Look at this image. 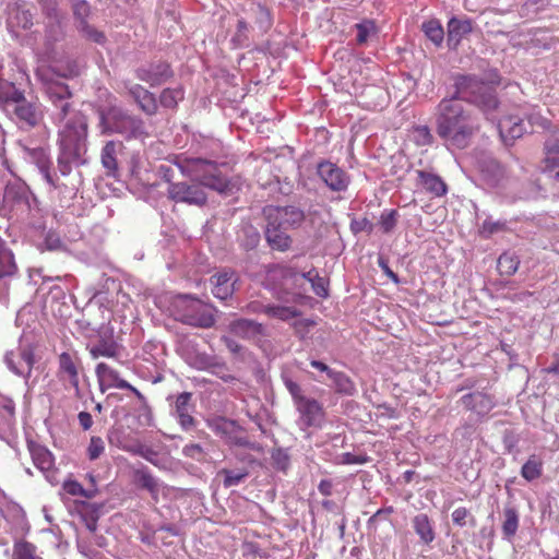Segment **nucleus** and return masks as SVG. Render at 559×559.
<instances>
[{
    "mask_svg": "<svg viewBox=\"0 0 559 559\" xmlns=\"http://www.w3.org/2000/svg\"><path fill=\"white\" fill-rule=\"evenodd\" d=\"M45 94L51 104V116L56 121L62 122L69 118L59 132L58 170L62 176L71 174L73 167L86 163L87 152V120L73 108L72 97L68 84L62 79L78 75L75 64H69L61 72L57 67H50L37 72Z\"/></svg>",
    "mask_w": 559,
    "mask_h": 559,
    "instance_id": "obj_1",
    "label": "nucleus"
},
{
    "mask_svg": "<svg viewBox=\"0 0 559 559\" xmlns=\"http://www.w3.org/2000/svg\"><path fill=\"white\" fill-rule=\"evenodd\" d=\"M455 92L437 106L436 131L444 142L464 148L478 129L477 118L471 104L488 112L498 106L495 88L475 75H457Z\"/></svg>",
    "mask_w": 559,
    "mask_h": 559,
    "instance_id": "obj_2",
    "label": "nucleus"
},
{
    "mask_svg": "<svg viewBox=\"0 0 559 559\" xmlns=\"http://www.w3.org/2000/svg\"><path fill=\"white\" fill-rule=\"evenodd\" d=\"M262 213L266 221L264 237L267 246L274 251H288L293 239L287 230L301 226L305 221L304 211L294 205H266Z\"/></svg>",
    "mask_w": 559,
    "mask_h": 559,
    "instance_id": "obj_3",
    "label": "nucleus"
},
{
    "mask_svg": "<svg viewBox=\"0 0 559 559\" xmlns=\"http://www.w3.org/2000/svg\"><path fill=\"white\" fill-rule=\"evenodd\" d=\"M214 308L191 295H176L170 301L173 318L182 324L210 329L215 324Z\"/></svg>",
    "mask_w": 559,
    "mask_h": 559,
    "instance_id": "obj_4",
    "label": "nucleus"
},
{
    "mask_svg": "<svg viewBox=\"0 0 559 559\" xmlns=\"http://www.w3.org/2000/svg\"><path fill=\"white\" fill-rule=\"evenodd\" d=\"M180 171L200 181L202 188H210L218 193L229 195L233 193L234 185L221 175L217 165L213 160L191 157L177 163Z\"/></svg>",
    "mask_w": 559,
    "mask_h": 559,
    "instance_id": "obj_5",
    "label": "nucleus"
},
{
    "mask_svg": "<svg viewBox=\"0 0 559 559\" xmlns=\"http://www.w3.org/2000/svg\"><path fill=\"white\" fill-rule=\"evenodd\" d=\"M98 116L100 133L104 135L117 133L131 140L145 134L143 120L121 107L109 106L99 110Z\"/></svg>",
    "mask_w": 559,
    "mask_h": 559,
    "instance_id": "obj_6",
    "label": "nucleus"
},
{
    "mask_svg": "<svg viewBox=\"0 0 559 559\" xmlns=\"http://www.w3.org/2000/svg\"><path fill=\"white\" fill-rule=\"evenodd\" d=\"M209 428L228 445L241 447L261 453L263 447L257 441H251L245 429L236 420L225 417H216L207 421Z\"/></svg>",
    "mask_w": 559,
    "mask_h": 559,
    "instance_id": "obj_7",
    "label": "nucleus"
},
{
    "mask_svg": "<svg viewBox=\"0 0 559 559\" xmlns=\"http://www.w3.org/2000/svg\"><path fill=\"white\" fill-rule=\"evenodd\" d=\"M36 198L28 186L20 178L9 180L4 188L3 203L12 211L25 213L31 211Z\"/></svg>",
    "mask_w": 559,
    "mask_h": 559,
    "instance_id": "obj_8",
    "label": "nucleus"
},
{
    "mask_svg": "<svg viewBox=\"0 0 559 559\" xmlns=\"http://www.w3.org/2000/svg\"><path fill=\"white\" fill-rule=\"evenodd\" d=\"M191 182L170 183L167 188L168 199L176 203H186L194 206H203L207 195L200 181L191 177Z\"/></svg>",
    "mask_w": 559,
    "mask_h": 559,
    "instance_id": "obj_9",
    "label": "nucleus"
},
{
    "mask_svg": "<svg viewBox=\"0 0 559 559\" xmlns=\"http://www.w3.org/2000/svg\"><path fill=\"white\" fill-rule=\"evenodd\" d=\"M29 159L37 166L44 180L55 190L60 192H68L75 195L76 188L69 187L66 183H60L59 178L50 171V160L47 151L43 147L26 148Z\"/></svg>",
    "mask_w": 559,
    "mask_h": 559,
    "instance_id": "obj_10",
    "label": "nucleus"
},
{
    "mask_svg": "<svg viewBox=\"0 0 559 559\" xmlns=\"http://www.w3.org/2000/svg\"><path fill=\"white\" fill-rule=\"evenodd\" d=\"M295 407L299 415L297 425L301 430L306 431L311 427H322L325 418V412L319 401L312 397H307L296 404Z\"/></svg>",
    "mask_w": 559,
    "mask_h": 559,
    "instance_id": "obj_11",
    "label": "nucleus"
},
{
    "mask_svg": "<svg viewBox=\"0 0 559 559\" xmlns=\"http://www.w3.org/2000/svg\"><path fill=\"white\" fill-rule=\"evenodd\" d=\"M317 175L330 190L335 192L345 191L350 182L347 173L330 160H322L318 164Z\"/></svg>",
    "mask_w": 559,
    "mask_h": 559,
    "instance_id": "obj_12",
    "label": "nucleus"
},
{
    "mask_svg": "<svg viewBox=\"0 0 559 559\" xmlns=\"http://www.w3.org/2000/svg\"><path fill=\"white\" fill-rule=\"evenodd\" d=\"M195 405L192 402V393L182 392L177 395L171 404L170 414L176 418L182 430L189 431L197 426V419L193 417Z\"/></svg>",
    "mask_w": 559,
    "mask_h": 559,
    "instance_id": "obj_13",
    "label": "nucleus"
},
{
    "mask_svg": "<svg viewBox=\"0 0 559 559\" xmlns=\"http://www.w3.org/2000/svg\"><path fill=\"white\" fill-rule=\"evenodd\" d=\"M173 75L174 72L169 63L165 61L151 62L135 70V76L140 81L148 83L152 87L164 84Z\"/></svg>",
    "mask_w": 559,
    "mask_h": 559,
    "instance_id": "obj_14",
    "label": "nucleus"
},
{
    "mask_svg": "<svg viewBox=\"0 0 559 559\" xmlns=\"http://www.w3.org/2000/svg\"><path fill=\"white\" fill-rule=\"evenodd\" d=\"M238 282L239 275L236 271L224 270L218 272L211 277V283L213 285L212 294L221 300H226L231 297L237 289L236 285Z\"/></svg>",
    "mask_w": 559,
    "mask_h": 559,
    "instance_id": "obj_15",
    "label": "nucleus"
},
{
    "mask_svg": "<svg viewBox=\"0 0 559 559\" xmlns=\"http://www.w3.org/2000/svg\"><path fill=\"white\" fill-rule=\"evenodd\" d=\"M498 131L503 143L512 145L516 139L527 132V128L522 118L515 115H508L499 120Z\"/></svg>",
    "mask_w": 559,
    "mask_h": 559,
    "instance_id": "obj_16",
    "label": "nucleus"
},
{
    "mask_svg": "<svg viewBox=\"0 0 559 559\" xmlns=\"http://www.w3.org/2000/svg\"><path fill=\"white\" fill-rule=\"evenodd\" d=\"M473 32V21L468 17L453 16L447 24V44L449 49L456 50L461 41Z\"/></svg>",
    "mask_w": 559,
    "mask_h": 559,
    "instance_id": "obj_17",
    "label": "nucleus"
},
{
    "mask_svg": "<svg viewBox=\"0 0 559 559\" xmlns=\"http://www.w3.org/2000/svg\"><path fill=\"white\" fill-rule=\"evenodd\" d=\"M7 112L14 116L22 128L35 127L40 118L37 108L32 103L27 102L25 97L17 104L11 103Z\"/></svg>",
    "mask_w": 559,
    "mask_h": 559,
    "instance_id": "obj_18",
    "label": "nucleus"
},
{
    "mask_svg": "<svg viewBox=\"0 0 559 559\" xmlns=\"http://www.w3.org/2000/svg\"><path fill=\"white\" fill-rule=\"evenodd\" d=\"M228 330L231 334L243 340H253L264 335V326L258 321L240 318L229 322Z\"/></svg>",
    "mask_w": 559,
    "mask_h": 559,
    "instance_id": "obj_19",
    "label": "nucleus"
},
{
    "mask_svg": "<svg viewBox=\"0 0 559 559\" xmlns=\"http://www.w3.org/2000/svg\"><path fill=\"white\" fill-rule=\"evenodd\" d=\"M4 361L8 368L17 376L29 377L34 365V354L31 349L24 348L17 355L7 353Z\"/></svg>",
    "mask_w": 559,
    "mask_h": 559,
    "instance_id": "obj_20",
    "label": "nucleus"
},
{
    "mask_svg": "<svg viewBox=\"0 0 559 559\" xmlns=\"http://www.w3.org/2000/svg\"><path fill=\"white\" fill-rule=\"evenodd\" d=\"M544 171L550 174L556 183L559 185V138L550 136L544 144Z\"/></svg>",
    "mask_w": 559,
    "mask_h": 559,
    "instance_id": "obj_21",
    "label": "nucleus"
},
{
    "mask_svg": "<svg viewBox=\"0 0 559 559\" xmlns=\"http://www.w3.org/2000/svg\"><path fill=\"white\" fill-rule=\"evenodd\" d=\"M88 352L93 359L99 357L117 358L120 355L121 346L111 335H107V332H104L99 335V338L88 347Z\"/></svg>",
    "mask_w": 559,
    "mask_h": 559,
    "instance_id": "obj_22",
    "label": "nucleus"
},
{
    "mask_svg": "<svg viewBox=\"0 0 559 559\" xmlns=\"http://www.w3.org/2000/svg\"><path fill=\"white\" fill-rule=\"evenodd\" d=\"M95 373L103 392L109 388H130V383L123 379H120L118 371L105 362H99L96 366Z\"/></svg>",
    "mask_w": 559,
    "mask_h": 559,
    "instance_id": "obj_23",
    "label": "nucleus"
},
{
    "mask_svg": "<svg viewBox=\"0 0 559 559\" xmlns=\"http://www.w3.org/2000/svg\"><path fill=\"white\" fill-rule=\"evenodd\" d=\"M412 527L419 537V543L429 546L436 538L433 522L425 513L416 514L412 519Z\"/></svg>",
    "mask_w": 559,
    "mask_h": 559,
    "instance_id": "obj_24",
    "label": "nucleus"
},
{
    "mask_svg": "<svg viewBox=\"0 0 559 559\" xmlns=\"http://www.w3.org/2000/svg\"><path fill=\"white\" fill-rule=\"evenodd\" d=\"M462 404L467 409L474 411L478 414H486L495 406L493 399L484 392H473L462 396Z\"/></svg>",
    "mask_w": 559,
    "mask_h": 559,
    "instance_id": "obj_25",
    "label": "nucleus"
},
{
    "mask_svg": "<svg viewBox=\"0 0 559 559\" xmlns=\"http://www.w3.org/2000/svg\"><path fill=\"white\" fill-rule=\"evenodd\" d=\"M417 177L423 189L432 197L440 198L447 193V183L440 176L425 170H417Z\"/></svg>",
    "mask_w": 559,
    "mask_h": 559,
    "instance_id": "obj_26",
    "label": "nucleus"
},
{
    "mask_svg": "<svg viewBox=\"0 0 559 559\" xmlns=\"http://www.w3.org/2000/svg\"><path fill=\"white\" fill-rule=\"evenodd\" d=\"M123 148L122 142L108 141L104 145L100 154L103 167L106 169L108 176H115L118 171L117 155Z\"/></svg>",
    "mask_w": 559,
    "mask_h": 559,
    "instance_id": "obj_27",
    "label": "nucleus"
},
{
    "mask_svg": "<svg viewBox=\"0 0 559 559\" xmlns=\"http://www.w3.org/2000/svg\"><path fill=\"white\" fill-rule=\"evenodd\" d=\"M28 450L34 465L43 473L50 472L55 466V459L52 453L36 442L28 443Z\"/></svg>",
    "mask_w": 559,
    "mask_h": 559,
    "instance_id": "obj_28",
    "label": "nucleus"
},
{
    "mask_svg": "<svg viewBox=\"0 0 559 559\" xmlns=\"http://www.w3.org/2000/svg\"><path fill=\"white\" fill-rule=\"evenodd\" d=\"M78 364L79 359L69 353L59 356V370L75 390H79L80 383Z\"/></svg>",
    "mask_w": 559,
    "mask_h": 559,
    "instance_id": "obj_29",
    "label": "nucleus"
},
{
    "mask_svg": "<svg viewBox=\"0 0 559 559\" xmlns=\"http://www.w3.org/2000/svg\"><path fill=\"white\" fill-rule=\"evenodd\" d=\"M24 93L20 91L13 83L8 81H0V102L3 109L9 110L11 103L17 104L24 98Z\"/></svg>",
    "mask_w": 559,
    "mask_h": 559,
    "instance_id": "obj_30",
    "label": "nucleus"
},
{
    "mask_svg": "<svg viewBox=\"0 0 559 559\" xmlns=\"http://www.w3.org/2000/svg\"><path fill=\"white\" fill-rule=\"evenodd\" d=\"M520 515L514 506L507 504L503 509L502 533L504 537H513L519 528Z\"/></svg>",
    "mask_w": 559,
    "mask_h": 559,
    "instance_id": "obj_31",
    "label": "nucleus"
},
{
    "mask_svg": "<svg viewBox=\"0 0 559 559\" xmlns=\"http://www.w3.org/2000/svg\"><path fill=\"white\" fill-rule=\"evenodd\" d=\"M330 384L336 393L342 395L352 396L356 393V385L353 380L343 371H335L332 373Z\"/></svg>",
    "mask_w": 559,
    "mask_h": 559,
    "instance_id": "obj_32",
    "label": "nucleus"
},
{
    "mask_svg": "<svg viewBox=\"0 0 559 559\" xmlns=\"http://www.w3.org/2000/svg\"><path fill=\"white\" fill-rule=\"evenodd\" d=\"M421 31L426 37L431 40L437 47L441 46L444 39V29L437 19L426 21L421 25Z\"/></svg>",
    "mask_w": 559,
    "mask_h": 559,
    "instance_id": "obj_33",
    "label": "nucleus"
},
{
    "mask_svg": "<svg viewBox=\"0 0 559 559\" xmlns=\"http://www.w3.org/2000/svg\"><path fill=\"white\" fill-rule=\"evenodd\" d=\"M542 474L543 461L535 454L531 455L521 468V476L527 481H533L539 478Z\"/></svg>",
    "mask_w": 559,
    "mask_h": 559,
    "instance_id": "obj_34",
    "label": "nucleus"
},
{
    "mask_svg": "<svg viewBox=\"0 0 559 559\" xmlns=\"http://www.w3.org/2000/svg\"><path fill=\"white\" fill-rule=\"evenodd\" d=\"M238 237L240 239L241 246L246 250H252L257 248L261 239L259 230L251 224L243 225L239 231Z\"/></svg>",
    "mask_w": 559,
    "mask_h": 559,
    "instance_id": "obj_35",
    "label": "nucleus"
},
{
    "mask_svg": "<svg viewBox=\"0 0 559 559\" xmlns=\"http://www.w3.org/2000/svg\"><path fill=\"white\" fill-rule=\"evenodd\" d=\"M134 481L139 487L144 488L152 493L158 491V483L156 478L145 466L134 471Z\"/></svg>",
    "mask_w": 559,
    "mask_h": 559,
    "instance_id": "obj_36",
    "label": "nucleus"
},
{
    "mask_svg": "<svg viewBox=\"0 0 559 559\" xmlns=\"http://www.w3.org/2000/svg\"><path fill=\"white\" fill-rule=\"evenodd\" d=\"M520 265V260L516 254L503 252L498 258L497 269L501 275H513Z\"/></svg>",
    "mask_w": 559,
    "mask_h": 559,
    "instance_id": "obj_37",
    "label": "nucleus"
},
{
    "mask_svg": "<svg viewBox=\"0 0 559 559\" xmlns=\"http://www.w3.org/2000/svg\"><path fill=\"white\" fill-rule=\"evenodd\" d=\"M12 559H43L37 554V547L26 540H20L13 546Z\"/></svg>",
    "mask_w": 559,
    "mask_h": 559,
    "instance_id": "obj_38",
    "label": "nucleus"
},
{
    "mask_svg": "<svg viewBox=\"0 0 559 559\" xmlns=\"http://www.w3.org/2000/svg\"><path fill=\"white\" fill-rule=\"evenodd\" d=\"M300 312L295 307L266 305V316L282 321L299 317Z\"/></svg>",
    "mask_w": 559,
    "mask_h": 559,
    "instance_id": "obj_39",
    "label": "nucleus"
},
{
    "mask_svg": "<svg viewBox=\"0 0 559 559\" xmlns=\"http://www.w3.org/2000/svg\"><path fill=\"white\" fill-rule=\"evenodd\" d=\"M507 230L506 221H492L491 217L486 218L478 228L481 238L488 239L492 235Z\"/></svg>",
    "mask_w": 559,
    "mask_h": 559,
    "instance_id": "obj_40",
    "label": "nucleus"
},
{
    "mask_svg": "<svg viewBox=\"0 0 559 559\" xmlns=\"http://www.w3.org/2000/svg\"><path fill=\"white\" fill-rule=\"evenodd\" d=\"M20 270L15 261V257H12V261L8 269L0 262V289H9L10 284L13 280L17 278Z\"/></svg>",
    "mask_w": 559,
    "mask_h": 559,
    "instance_id": "obj_41",
    "label": "nucleus"
},
{
    "mask_svg": "<svg viewBox=\"0 0 559 559\" xmlns=\"http://www.w3.org/2000/svg\"><path fill=\"white\" fill-rule=\"evenodd\" d=\"M272 466L280 472L286 473L290 466V455L287 449L275 448L271 452Z\"/></svg>",
    "mask_w": 559,
    "mask_h": 559,
    "instance_id": "obj_42",
    "label": "nucleus"
},
{
    "mask_svg": "<svg viewBox=\"0 0 559 559\" xmlns=\"http://www.w3.org/2000/svg\"><path fill=\"white\" fill-rule=\"evenodd\" d=\"M183 95L185 93L181 87L165 88L159 96L160 105L173 109L183 99Z\"/></svg>",
    "mask_w": 559,
    "mask_h": 559,
    "instance_id": "obj_43",
    "label": "nucleus"
},
{
    "mask_svg": "<svg viewBox=\"0 0 559 559\" xmlns=\"http://www.w3.org/2000/svg\"><path fill=\"white\" fill-rule=\"evenodd\" d=\"M355 28L357 32L356 41L358 45L367 43L368 38L377 32L376 24L371 20H364L361 23H357Z\"/></svg>",
    "mask_w": 559,
    "mask_h": 559,
    "instance_id": "obj_44",
    "label": "nucleus"
},
{
    "mask_svg": "<svg viewBox=\"0 0 559 559\" xmlns=\"http://www.w3.org/2000/svg\"><path fill=\"white\" fill-rule=\"evenodd\" d=\"M219 475H224L223 485L225 488H230L234 486H238L241 484L249 475L248 471H239L235 472L231 469L223 468L218 473Z\"/></svg>",
    "mask_w": 559,
    "mask_h": 559,
    "instance_id": "obj_45",
    "label": "nucleus"
},
{
    "mask_svg": "<svg viewBox=\"0 0 559 559\" xmlns=\"http://www.w3.org/2000/svg\"><path fill=\"white\" fill-rule=\"evenodd\" d=\"M281 378H282V381H283L285 388L292 395L294 405L301 402V400H305L308 397L302 394L301 386L296 381H294L287 373H282Z\"/></svg>",
    "mask_w": 559,
    "mask_h": 559,
    "instance_id": "obj_46",
    "label": "nucleus"
},
{
    "mask_svg": "<svg viewBox=\"0 0 559 559\" xmlns=\"http://www.w3.org/2000/svg\"><path fill=\"white\" fill-rule=\"evenodd\" d=\"M63 490L71 496H80L88 499L95 496V490L84 489L83 486L76 480L64 481Z\"/></svg>",
    "mask_w": 559,
    "mask_h": 559,
    "instance_id": "obj_47",
    "label": "nucleus"
},
{
    "mask_svg": "<svg viewBox=\"0 0 559 559\" xmlns=\"http://www.w3.org/2000/svg\"><path fill=\"white\" fill-rule=\"evenodd\" d=\"M399 212L396 210H384L380 216V226L384 234H390L396 226Z\"/></svg>",
    "mask_w": 559,
    "mask_h": 559,
    "instance_id": "obj_48",
    "label": "nucleus"
},
{
    "mask_svg": "<svg viewBox=\"0 0 559 559\" xmlns=\"http://www.w3.org/2000/svg\"><path fill=\"white\" fill-rule=\"evenodd\" d=\"M72 10L78 22L76 25H83V22H87L91 9L86 0H73Z\"/></svg>",
    "mask_w": 559,
    "mask_h": 559,
    "instance_id": "obj_49",
    "label": "nucleus"
},
{
    "mask_svg": "<svg viewBox=\"0 0 559 559\" xmlns=\"http://www.w3.org/2000/svg\"><path fill=\"white\" fill-rule=\"evenodd\" d=\"M10 23H15L16 26L23 29H28L33 25V14L29 10L17 7Z\"/></svg>",
    "mask_w": 559,
    "mask_h": 559,
    "instance_id": "obj_50",
    "label": "nucleus"
},
{
    "mask_svg": "<svg viewBox=\"0 0 559 559\" xmlns=\"http://www.w3.org/2000/svg\"><path fill=\"white\" fill-rule=\"evenodd\" d=\"M76 27L87 39L96 44H104L106 41L105 34L90 25L88 22H83V25H76Z\"/></svg>",
    "mask_w": 559,
    "mask_h": 559,
    "instance_id": "obj_51",
    "label": "nucleus"
},
{
    "mask_svg": "<svg viewBox=\"0 0 559 559\" xmlns=\"http://www.w3.org/2000/svg\"><path fill=\"white\" fill-rule=\"evenodd\" d=\"M414 141L419 146L430 145L433 142V135L427 126H417L414 128Z\"/></svg>",
    "mask_w": 559,
    "mask_h": 559,
    "instance_id": "obj_52",
    "label": "nucleus"
},
{
    "mask_svg": "<svg viewBox=\"0 0 559 559\" xmlns=\"http://www.w3.org/2000/svg\"><path fill=\"white\" fill-rule=\"evenodd\" d=\"M43 247L49 251H62L66 245L62 242L58 233L49 230L44 238Z\"/></svg>",
    "mask_w": 559,
    "mask_h": 559,
    "instance_id": "obj_53",
    "label": "nucleus"
},
{
    "mask_svg": "<svg viewBox=\"0 0 559 559\" xmlns=\"http://www.w3.org/2000/svg\"><path fill=\"white\" fill-rule=\"evenodd\" d=\"M451 516H452L453 523L457 526L463 527L467 524L468 521L472 523V525H475V518L464 507L456 508L452 512Z\"/></svg>",
    "mask_w": 559,
    "mask_h": 559,
    "instance_id": "obj_54",
    "label": "nucleus"
},
{
    "mask_svg": "<svg viewBox=\"0 0 559 559\" xmlns=\"http://www.w3.org/2000/svg\"><path fill=\"white\" fill-rule=\"evenodd\" d=\"M139 107L146 114V115H155L157 111V100L153 93L147 91L143 97L138 102Z\"/></svg>",
    "mask_w": 559,
    "mask_h": 559,
    "instance_id": "obj_55",
    "label": "nucleus"
},
{
    "mask_svg": "<svg viewBox=\"0 0 559 559\" xmlns=\"http://www.w3.org/2000/svg\"><path fill=\"white\" fill-rule=\"evenodd\" d=\"M214 361V357L205 353H197L192 358L190 365L198 370H211Z\"/></svg>",
    "mask_w": 559,
    "mask_h": 559,
    "instance_id": "obj_56",
    "label": "nucleus"
},
{
    "mask_svg": "<svg viewBox=\"0 0 559 559\" xmlns=\"http://www.w3.org/2000/svg\"><path fill=\"white\" fill-rule=\"evenodd\" d=\"M105 451V443L100 437H92L87 447V456L91 461L97 460Z\"/></svg>",
    "mask_w": 559,
    "mask_h": 559,
    "instance_id": "obj_57",
    "label": "nucleus"
},
{
    "mask_svg": "<svg viewBox=\"0 0 559 559\" xmlns=\"http://www.w3.org/2000/svg\"><path fill=\"white\" fill-rule=\"evenodd\" d=\"M227 370L228 368L225 362H219L215 360L210 371L224 382L230 383L235 381L236 378L233 374L228 373Z\"/></svg>",
    "mask_w": 559,
    "mask_h": 559,
    "instance_id": "obj_58",
    "label": "nucleus"
},
{
    "mask_svg": "<svg viewBox=\"0 0 559 559\" xmlns=\"http://www.w3.org/2000/svg\"><path fill=\"white\" fill-rule=\"evenodd\" d=\"M248 24L243 19L238 20L237 31L235 36L233 37V41L240 47L247 46L248 40Z\"/></svg>",
    "mask_w": 559,
    "mask_h": 559,
    "instance_id": "obj_59",
    "label": "nucleus"
},
{
    "mask_svg": "<svg viewBox=\"0 0 559 559\" xmlns=\"http://www.w3.org/2000/svg\"><path fill=\"white\" fill-rule=\"evenodd\" d=\"M182 454L187 457L201 462L204 459V450L198 443L187 444L182 448Z\"/></svg>",
    "mask_w": 559,
    "mask_h": 559,
    "instance_id": "obj_60",
    "label": "nucleus"
},
{
    "mask_svg": "<svg viewBox=\"0 0 559 559\" xmlns=\"http://www.w3.org/2000/svg\"><path fill=\"white\" fill-rule=\"evenodd\" d=\"M50 19L53 22H51L47 28V38L50 40L57 41L63 35L59 14H57V17H50Z\"/></svg>",
    "mask_w": 559,
    "mask_h": 559,
    "instance_id": "obj_61",
    "label": "nucleus"
},
{
    "mask_svg": "<svg viewBox=\"0 0 559 559\" xmlns=\"http://www.w3.org/2000/svg\"><path fill=\"white\" fill-rule=\"evenodd\" d=\"M136 455H140L141 457H143L144 460H146L147 462L152 463L155 466H160L159 461L157 459L158 453L151 447L144 444L143 448L136 450Z\"/></svg>",
    "mask_w": 559,
    "mask_h": 559,
    "instance_id": "obj_62",
    "label": "nucleus"
},
{
    "mask_svg": "<svg viewBox=\"0 0 559 559\" xmlns=\"http://www.w3.org/2000/svg\"><path fill=\"white\" fill-rule=\"evenodd\" d=\"M311 287H312L313 293L317 296L322 297V298L328 297L329 292H328V287H326V282L319 274L317 276H314V278L311 283Z\"/></svg>",
    "mask_w": 559,
    "mask_h": 559,
    "instance_id": "obj_63",
    "label": "nucleus"
},
{
    "mask_svg": "<svg viewBox=\"0 0 559 559\" xmlns=\"http://www.w3.org/2000/svg\"><path fill=\"white\" fill-rule=\"evenodd\" d=\"M12 257H15L13 251L8 247L5 240L0 237V262L2 266L4 265L7 269L12 261Z\"/></svg>",
    "mask_w": 559,
    "mask_h": 559,
    "instance_id": "obj_64",
    "label": "nucleus"
}]
</instances>
